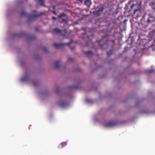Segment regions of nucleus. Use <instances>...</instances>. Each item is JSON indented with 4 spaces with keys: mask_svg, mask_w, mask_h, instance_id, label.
Returning <instances> with one entry per match:
<instances>
[{
    "mask_svg": "<svg viewBox=\"0 0 155 155\" xmlns=\"http://www.w3.org/2000/svg\"><path fill=\"white\" fill-rule=\"evenodd\" d=\"M148 16H149V18H148V19H147V22L148 23H149L151 22V21L149 19V18H153V15L152 14H150V13L149 14H148Z\"/></svg>",
    "mask_w": 155,
    "mask_h": 155,
    "instance_id": "nucleus-11",
    "label": "nucleus"
},
{
    "mask_svg": "<svg viewBox=\"0 0 155 155\" xmlns=\"http://www.w3.org/2000/svg\"><path fill=\"white\" fill-rule=\"evenodd\" d=\"M152 8L153 11L155 12V7L154 6H152Z\"/></svg>",
    "mask_w": 155,
    "mask_h": 155,
    "instance_id": "nucleus-25",
    "label": "nucleus"
},
{
    "mask_svg": "<svg viewBox=\"0 0 155 155\" xmlns=\"http://www.w3.org/2000/svg\"><path fill=\"white\" fill-rule=\"evenodd\" d=\"M53 8L54 9V6H53Z\"/></svg>",
    "mask_w": 155,
    "mask_h": 155,
    "instance_id": "nucleus-35",
    "label": "nucleus"
},
{
    "mask_svg": "<svg viewBox=\"0 0 155 155\" xmlns=\"http://www.w3.org/2000/svg\"><path fill=\"white\" fill-rule=\"evenodd\" d=\"M34 14H28L25 11H22L20 12V15L21 16H26L28 18V21H32L35 20L37 17L41 16L44 13L42 12H41L39 13H37V12L34 10L33 11Z\"/></svg>",
    "mask_w": 155,
    "mask_h": 155,
    "instance_id": "nucleus-1",
    "label": "nucleus"
},
{
    "mask_svg": "<svg viewBox=\"0 0 155 155\" xmlns=\"http://www.w3.org/2000/svg\"><path fill=\"white\" fill-rule=\"evenodd\" d=\"M88 29V28H86L84 29V31H85V32L83 34L84 36L82 37V38L83 39H87L88 40V41L86 42L87 45L88 41L89 42H91V38H93V36L92 35L90 36H88L87 35V30Z\"/></svg>",
    "mask_w": 155,
    "mask_h": 155,
    "instance_id": "nucleus-3",
    "label": "nucleus"
},
{
    "mask_svg": "<svg viewBox=\"0 0 155 155\" xmlns=\"http://www.w3.org/2000/svg\"><path fill=\"white\" fill-rule=\"evenodd\" d=\"M38 2L42 6L44 5V0H38Z\"/></svg>",
    "mask_w": 155,
    "mask_h": 155,
    "instance_id": "nucleus-16",
    "label": "nucleus"
},
{
    "mask_svg": "<svg viewBox=\"0 0 155 155\" xmlns=\"http://www.w3.org/2000/svg\"><path fill=\"white\" fill-rule=\"evenodd\" d=\"M70 48L71 49H72L74 48V47H70Z\"/></svg>",
    "mask_w": 155,
    "mask_h": 155,
    "instance_id": "nucleus-33",
    "label": "nucleus"
},
{
    "mask_svg": "<svg viewBox=\"0 0 155 155\" xmlns=\"http://www.w3.org/2000/svg\"><path fill=\"white\" fill-rule=\"evenodd\" d=\"M155 31V30H153L152 31L153 32H154Z\"/></svg>",
    "mask_w": 155,
    "mask_h": 155,
    "instance_id": "nucleus-34",
    "label": "nucleus"
},
{
    "mask_svg": "<svg viewBox=\"0 0 155 155\" xmlns=\"http://www.w3.org/2000/svg\"><path fill=\"white\" fill-rule=\"evenodd\" d=\"M68 21V18H65L63 19H62L61 21L60 22L61 23H62V22H64L66 23H67Z\"/></svg>",
    "mask_w": 155,
    "mask_h": 155,
    "instance_id": "nucleus-14",
    "label": "nucleus"
},
{
    "mask_svg": "<svg viewBox=\"0 0 155 155\" xmlns=\"http://www.w3.org/2000/svg\"><path fill=\"white\" fill-rule=\"evenodd\" d=\"M67 144V142H63L61 143L60 145H61V147L63 148L64 146H65Z\"/></svg>",
    "mask_w": 155,
    "mask_h": 155,
    "instance_id": "nucleus-17",
    "label": "nucleus"
},
{
    "mask_svg": "<svg viewBox=\"0 0 155 155\" xmlns=\"http://www.w3.org/2000/svg\"><path fill=\"white\" fill-rule=\"evenodd\" d=\"M52 18L54 20H56V18L55 17H54V16H53L52 17Z\"/></svg>",
    "mask_w": 155,
    "mask_h": 155,
    "instance_id": "nucleus-26",
    "label": "nucleus"
},
{
    "mask_svg": "<svg viewBox=\"0 0 155 155\" xmlns=\"http://www.w3.org/2000/svg\"><path fill=\"white\" fill-rule=\"evenodd\" d=\"M43 51L45 52H48V49L45 47H44L42 48Z\"/></svg>",
    "mask_w": 155,
    "mask_h": 155,
    "instance_id": "nucleus-23",
    "label": "nucleus"
},
{
    "mask_svg": "<svg viewBox=\"0 0 155 155\" xmlns=\"http://www.w3.org/2000/svg\"><path fill=\"white\" fill-rule=\"evenodd\" d=\"M57 104L62 108H65L68 106L69 103L66 100H60L57 102Z\"/></svg>",
    "mask_w": 155,
    "mask_h": 155,
    "instance_id": "nucleus-2",
    "label": "nucleus"
},
{
    "mask_svg": "<svg viewBox=\"0 0 155 155\" xmlns=\"http://www.w3.org/2000/svg\"><path fill=\"white\" fill-rule=\"evenodd\" d=\"M78 1H80V2H82L83 0H78Z\"/></svg>",
    "mask_w": 155,
    "mask_h": 155,
    "instance_id": "nucleus-30",
    "label": "nucleus"
},
{
    "mask_svg": "<svg viewBox=\"0 0 155 155\" xmlns=\"http://www.w3.org/2000/svg\"><path fill=\"white\" fill-rule=\"evenodd\" d=\"M36 30H37V28H36Z\"/></svg>",
    "mask_w": 155,
    "mask_h": 155,
    "instance_id": "nucleus-36",
    "label": "nucleus"
},
{
    "mask_svg": "<svg viewBox=\"0 0 155 155\" xmlns=\"http://www.w3.org/2000/svg\"><path fill=\"white\" fill-rule=\"evenodd\" d=\"M112 53V50H110L107 53V55L108 56L110 55Z\"/></svg>",
    "mask_w": 155,
    "mask_h": 155,
    "instance_id": "nucleus-19",
    "label": "nucleus"
},
{
    "mask_svg": "<svg viewBox=\"0 0 155 155\" xmlns=\"http://www.w3.org/2000/svg\"><path fill=\"white\" fill-rule=\"evenodd\" d=\"M63 31L64 32L65 34H62V31L58 28H54L53 29L54 33L59 35H62L64 37H65L67 35V32L66 29H64Z\"/></svg>",
    "mask_w": 155,
    "mask_h": 155,
    "instance_id": "nucleus-4",
    "label": "nucleus"
},
{
    "mask_svg": "<svg viewBox=\"0 0 155 155\" xmlns=\"http://www.w3.org/2000/svg\"><path fill=\"white\" fill-rule=\"evenodd\" d=\"M33 84L34 86L36 87L38 85V84L36 82H34L33 83Z\"/></svg>",
    "mask_w": 155,
    "mask_h": 155,
    "instance_id": "nucleus-24",
    "label": "nucleus"
},
{
    "mask_svg": "<svg viewBox=\"0 0 155 155\" xmlns=\"http://www.w3.org/2000/svg\"><path fill=\"white\" fill-rule=\"evenodd\" d=\"M117 123L116 121H110L107 123L106 126L108 127H111L115 126L117 124Z\"/></svg>",
    "mask_w": 155,
    "mask_h": 155,
    "instance_id": "nucleus-8",
    "label": "nucleus"
},
{
    "mask_svg": "<svg viewBox=\"0 0 155 155\" xmlns=\"http://www.w3.org/2000/svg\"><path fill=\"white\" fill-rule=\"evenodd\" d=\"M20 38L21 37L24 36H25V34L23 31H20Z\"/></svg>",
    "mask_w": 155,
    "mask_h": 155,
    "instance_id": "nucleus-18",
    "label": "nucleus"
},
{
    "mask_svg": "<svg viewBox=\"0 0 155 155\" xmlns=\"http://www.w3.org/2000/svg\"><path fill=\"white\" fill-rule=\"evenodd\" d=\"M103 7H101L100 8H99L97 10V12H101L103 11Z\"/></svg>",
    "mask_w": 155,
    "mask_h": 155,
    "instance_id": "nucleus-20",
    "label": "nucleus"
},
{
    "mask_svg": "<svg viewBox=\"0 0 155 155\" xmlns=\"http://www.w3.org/2000/svg\"><path fill=\"white\" fill-rule=\"evenodd\" d=\"M137 5L138 6V7L137 8L135 9L134 10V14H136V12H140V8L141 6L140 5H139L137 4H132V5L130 6V8H133V7H134L136 6Z\"/></svg>",
    "mask_w": 155,
    "mask_h": 155,
    "instance_id": "nucleus-7",
    "label": "nucleus"
},
{
    "mask_svg": "<svg viewBox=\"0 0 155 155\" xmlns=\"http://www.w3.org/2000/svg\"><path fill=\"white\" fill-rule=\"evenodd\" d=\"M73 58L70 57L68 58L67 61L68 62H71L73 61Z\"/></svg>",
    "mask_w": 155,
    "mask_h": 155,
    "instance_id": "nucleus-22",
    "label": "nucleus"
},
{
    "mask_svg": "<svg viewBox=\"0 0 155 155\" xmlns=\"http://www.w3.org/2000/svg\"><path fill=\"white\" fill-rule=\"evenodd\" d=\"M60 63V61H56L55 63V68L57 69L59 68L60 65L59 64Z\"/></svg>",
    "mask_w": 155,
    "mask_h": 155,
    "instance_id": "nucleus-12",
    "label": "nucleus"
},
{
    "mask_svg": "<svg viewBox=\"0 0 155 155\" xmlns=\"http://www.w3.org/2000/svg\"><path fill=\"white\" fill-rule=\"evenodd\" d=\"M155 4V3L154 2H152L151 3V6H153V5H154Z\"/></svg>",
    "mask_w": 155,
    "mask_h": 155,
    "instance_id": "nucleus-28",
    "label": "nucleus"
},
{
    "mask_svg": "<svg viewBox=\"0 0 155 155\" xmlns=\"http://www.w3.org/2000/svg\"><path fill=\"white\" fill-rule=\"evenodd\" d=\"M84 4L88 7H89L91 5V0H85L84 1Z\"/></svg>",
    "mask_w": 155,
    "mask_h": 155,
    "instance_id": "nucleus-10",
    "label": "nucleus"
},
{
    "mask_svg": "<svg viewBox=\"0 0 155 155\" xmlns=\"http://www.w3.org/2000/svg\"><path fill=\"white\" fill-rule=\"evenodd\" d=\"M28 76H25L21 79V81H28Z\"/></svg>",
    "mask_w": 155,
    "mask_h": 155,
    "instance_id": "nucleus-15",
    "label": "nucleus"
},
{
    "mask_svg": "<svg viewBox=\"0 0 155 155\" xmlns=\"http://www.w3.org/2000/svg\"><path fill=\"white\" fill-rule=\"evenodd\" d=\"M87 102H89V101H87Z\"/></svg>",
    "mask_w": 155,
    "mask_h": 155,
    "instance_id": "nucleus-37",
    "label": "nucleus"
},
{
    "mask_svg": "<svg viewBox=\"0 0 155 155\" xmlns=\"http://www.w3.org/2000/svg\"><path fill=\"white\" fill-rule=\"evenodd\" d=\"M85 54L88 57H90L93 55V54L91 51H88L84 52Z\"/></svg>",
    "mask_w": 155,
    "mask_h": 155,
    "instance_id": "nucleus-9",
    "label": "nucleus"
},
{
    "mask_svg": "<svg viewBox=\"0 0 155 155\" xmlns=\"http://www.w3.org/2000/svg\"><path fill=\"white\" fill-rule=\"evenodd\" d=\"M52 12L54 14H56V12H55V11H52Z\"/></svg>",
    "mask_w": 155,
    "mask_h": 155,
    "instance_id": "nucleus-29",
    "label": "nucleus"
},
{
    "mask_svg": "<svg viewBox=\"0 0 155 155\" xmlns=\"http://www.w3.org/2000/svg\"><path fill=\"white\" fill-rule=\"evenodd\" d=\"M19 35V34H14V36H18Z\"/></svg>",
    "mask_w": 155,
    "mask_h": 155,
    "instance_id": "nucleus-27",
    "label": "nucleus"
},
{
    "mask_svg": "<svg viewBox=\"0 0 155 155\" xmlns=\"http://www.w3.org/2000/svg\"><path fill=\"white\" fill-rule=\"evenodd\" d=\"M108 42V39L106 36L102 37V39L98 41V44L102 46L103 45L107 44Z\"/></svg>",
    "mask_w": 155,
    "mask_h": 155,
    "instance_id": "nucleus-6",
    "label": "nucleus"
},
{
    "mask_svg": "<svg viewBox=\"0 0 155 155\" xmlns=\"http://www.w3.org/2000/svg\"><path fill=\"white\" fill-rule=\"evenodd\" d=\"M36 37L35 36L33 35L31 36H29V38L31 40L34 39Z\"/></svg>",
    "mask_w": 155,
    "mask_h": 155,
    "instance_id": "nucleus-21",
    "label": "nucleus"
},
{
    "mask_svg": "<svg viewBox=\"0 0 155 155\" xmlns=\"http://www.w3.org/2000/svg\"><path fill=\"white\" fill-rule=\"evenodd\" d=\"M112 42L113 43H114L115 42V40H113L112 41Z\"/></svg>",
    "mask_w": 155,
    "mask_h": 155,
    "instance_id": "nucleus-31",
    "label": "nucleus"
},
{
    "mask_svg": "<svg viewBox=\"0 0 155 155\" xmlns=\"http://www.w3.org/2000/svg\"><path fill=\"white\" fill-rule=\"evenodd\" d=\"M146 13H145L144 14V15H143V16H145L146 15Z\"/></svg>",
    "mask_w": 155,
    "mask_h": 155,
    "instance_id": "nucleus-32",
    "label": "nucleus"
},
{
    "mask_svg": "<svg viewBox=\"0 0 155 155\" xmlns=\"http://www.w3.org/2000/svg\"><path fill=\"white\" fill-rule=\"evenodd\" d=\"M66 14L64 13H62L60 14L58 16V17L59 18H61L62 17L65 16Z\"/></svg>",
    "mask_w": 155,
    "mask_h": 155,
    "instance_id": "nucleus-13",
    "label": "nucleus"
},
{
    "mask_svg": "<svg viewBox=\"0 0 155 155\" xmlns=\"http://www.w3.org/2000/svg\"><path fill=\"white\" fill-rule=\"evenodd\" d=\"M72 42V41H71L70 42L68 43H55L53 44V46L55 48H60L65 45H67L70 46V45L71 44Z\"/></svg>",
    "mask_w": 155,
    "mask_h": 155,
    "instance_id": "nucleus-5",
    "label": "nucleus"
}]
</instances>
